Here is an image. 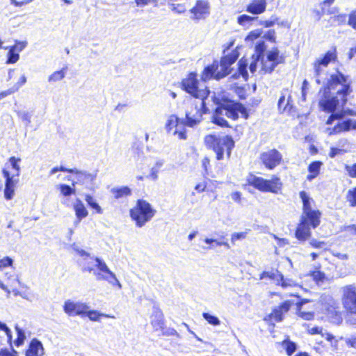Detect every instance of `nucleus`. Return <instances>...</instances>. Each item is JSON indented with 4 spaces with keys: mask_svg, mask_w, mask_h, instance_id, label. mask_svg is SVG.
<instances>
[{
    "mask_svg": "<svg viewBox=\"0 0 356 356\" xmlns=\"http://www.w3.org/2000/svg\"><path fill=\"white\" fill-rule=\"evenodd\" d=\"M350 92L347 76L337 71L330 75L327 86L324 88L318 102L319 107L322 111L332 114L338 107L343 106Z\"/></svg>",
    "mask_w": 356,
    "mask_h": 356,
    "instance_id": "obj_1",
    "label": "nucleus"
},
{
    "mask_svg": "<svg viewBox=\"0 0 356 356\" xmlns=\"http://www.w3.org/2000/svg\"><path fill=\"white\" fill-rule=\"evenodd\" d=\"M80 257L86 261L83 264V271L92 273L97 281H106L111 285L122 289V284L107 264L99 257H90V254L79 248L74 249Z\"/></svg>",
    "mask_w": 356,
    "mask_h": 356,
    "instance_id": "obj_2",
    "label": "nucleus"
},
{
    "mask_svg": "<svg viewBox=\"0 0 356 356\" xmlns=\"http://www.w3.org/2000/svg\"><path fill=\"white\" fill-rule=\"evenodd\" d=\"M239 114L245 119L248 118L247 109L243 104L238 102H226L216 108L212 117V122L220 127H228L227 121L222 116L225 115L232 120H236Z\"/></svg>",
    "mask_w": 356,
    "mask_h": 356,
    "instance_id": "obj_3",
    "label": "nucleus"
},
{
    "mask_svg": "<svg viewBox=\"0 0 356 356\" xmlns=\"http://www.w3.org/2000/svg\"><path fill=\"white\" fill-rule=\"evenodd\" d=\"M321 213L318 209L302 212L300 223L296 230V237L301 241H305L312 235L311 229L316 228L321 222Z\"/></svg>",
    "mask_w": 356,
    "mask_h": 356,
    "instance_id": "obj_4",
    "label": "nucleus"
},
{
    "mask_svg": "<svg viewBox=\"0 0 356 356\" xmlns=\"http://www.w3.org/2000/svg\"><path fill=\"white\" fill-rule=\"evenodd\" d=\"M237 58V52L232 51L221 58L220 65L214 63L211 65L207 66L202 74V80L207 81L212 78L219 80L226 76L229 72L230 66Z\"/></svg>",
    "mask_w": 356,
    "mask_h": 356,
    "instance_id": "obj_5",
    "label": "nucleus"
},
{
    "mask_svg": "<svg viewBox=\"0 0 356 356\" xmlns=\"http://www.w3.org/2000/svg\"><path fill=\"white\" fill-rule=\"evenodd\" d=\"M204 99H191L188 102L185 111V118L181 120L183 126L193 128L202 122L203 114L207 111Z\"/></svg>",
    "mask_w": 356,
    "mask_h": 356,
    "instance_id": "obj_6",
    "label": "nucleus"
},
{
    "mask_svg": "<svg viewBox=\"0 0 356 356\" xmlns=\"http://www.w3.org/2000/svg\"><path fill=\"white\" fill-rule=\"evenodd\" d=\"M156 210L146 200H138L136 205L130 209L131 220L137 227H143L149 222L156 214Z\"/></svg>",
    "mask_w": 356,
    "mask_h": 356,
    "instance_id": "obj_7",
    "label": "nucleus"
},
{
    "mask_svg": "<svg viewBox=\"0 0 356 356\" xmlns=\"http://www.w3.org/2000/svg\"><path fill=\"white\" fill-rule=\"evenodd\" d=\"M204 143L208 147L216 153L218 160L222 159L225 151L229 156L234 145L233 139L229 136L220 137L211 134L205 136Z\"/></svg>",
    "mask_w": 356,
    "mask_h": 356,
    "instance_id": "obj_8",
    "label": "nucleus"
},
{
    "mask_svg": "<svg viewBox=\"0 0 356 356\" xmlns=\"http://www.w3.org/2000/svg\"><path fill=\"white\" fill-rule=\"evenodd\" d=\"M248 181L250 185L260 191L275 194H277L282 186L280 179L277 176H273L271 179H265L255 175H250Z\"/></svg>",
    "mask_w": 356,
    "mask_h": 356,
    "instance_id": "obj_9",
    "label": "nucleus"
},
{
    "mask_svg": "<svg viewBox=\"0 0 356 356\" xmlns=\"http://www.w3.org/2000/svg\"><path fill=\"white\" fill-rule=\"evenodd\" d=\"M181 88L196 99H206L209 94V90L206 88L200 89L198 87L197 74L191 72L181 81Z\"/></svg>",
    "mask_w": 356,
    "mask_h": 356,
    "instance_id": "obj_10",
    "label": "nucleus"
},
{
    "mask_svg": "<svg viewBox=\"0 0 356 356\" xmlns=\"http://www.w3.org/2000/svg\"><path fill=\"white\" fill-rule=\"evenodd\" d=\"M279 53V50L277 48H273L272 50L268 51L266 59L265 60L264 57L261 59V71L264 73H270L273 71L277 65L284 63V57L280 56Z\"/></svg>",
    "mask_w": 356,
    "mask_h": 356,
    "instance_id": "obj_11",
    "label": "nucleus"
},
{
    "mask_svg": "<svg viewBox=\"0 0 356 356\" xmlns=\"http://www.w3.org/2000/svg\"><path fill=\"white\" fill-rule=\"evenodd\" d=\"M181 118H179L176 115H170L165 123V129L167 132L170 133L172 131L174 136H177L181 140H186L187 138L186 131L185 126L181 124Z\"/></svg>",
    "mask_w": 356,
    "mask_h": 356,
    "instance_id": "obj_12",
    "label": "nucleus"
},
{
    "mask_svg": "<svg viewBox=\"0 0 356 356\" xmlns=\"http://www.w3.org/2000/svg\"><path fill=\"white\" fill-rule=\"evenodd\" d=\"M261 59H257V57L252 56L251 58L250 63L245 58H241L238 63V74H234L232 77L236 79L238 76H241L243 79L246 81L248 77V73L247 67L249 65V70L251 73L254 74L257 69L258 66H260Z\"/></svg>",
    "mask_w": 356,
    "mask_h": 356,
    "instance_id": "obj_13",
    "label": "nucleus"
},
{
    "mask_svg": "<svg viewBox=\"0 0 356 356\" xmlns=\"http://www.w3.org/2000/svg\"><path fill=\"white\" fill-rule=\"evenodd\" d=\"M342 303L344 308L351 314H356V287L348 285L342 289Z\"/></svg>",
    "mask_w": 356,
    "mask_h": 356,
    "instance_id": "obj_14",
    "label": "nucleus"
},
{
    "mask_svg": "<svg viewBox=\"0 0 356 356\" xmlns=\"http://www.w3.org/2000/svg\"><path fill=\"white\" fill-rule=\"evenodd\" d=\"M337 59L336 48L330 50L325 53L323 57L319 58L314 63V75L316 76L315 81L317 84L321 83L318 76L322 72V67H326L329 63Z\"/></svg>",
    "mask_w": 356,
    "mask_h": 356,
    "instance_id": "obj_15",
    "label": "nucleus"
},
{
    "mask_svg": "<svg viewBox=\"0 0 356 356\" xmlns=\"http://www.w3.org/2000/svg\"><path fill=\"white\" fill-rule=\"evenodd\" d=\"M337 120V124L332 128H327V132L329 135L339 134L348 132L351 130H356V120L351 118H334Z\"/></svg>",
    "mask_w": 356,
    "mask_h": 356,
    "instance_id": "obj_16",
    "label": "nucleus"
},
{
    "mask_svg": "<svg viewBox=\"0 0 356 356\" xmlns=\"http://www.w3.org/2000/svg\"><path fill=\"white\" fill-rule=\"evenodd\" d=\"M260 159L266 168L273 170L280 164L282 155L277 149H272L261 153Z\"/></svg>",
    "mask_w": 356,
    "mask_h": 356,
    "instance_id": "obj_17",
    "label": "nucleus"
},
{
    "mask_svg": "<svg viewBox=\"0 0 356 356\" xmlns=\"http://www.w3.org/2000/svg\"><path fill=\"white\" fill-rule=\"evenodd\" d=\"M89 307L81 302H74L67 300L63 305L64 312L69 316L83 315L88 310Z\"/></svg>",
    "mask_w": 356,
    "mask_h": 356,
    "instance_id": "obj_18",
    "label": "nucleus"
},
{
    "mask_svg": "<svg viewBox=\"0 0 356 356\" xmlns=\"http://www.w3.org/2000/svg\"><path fill=\"white\" fill-rule=\"evenodd\" d=\"M190 11L193 14L191 19L195 20L205 19L209 14V3L202 0L197 1L195 6Z\"/></svg>",
    "mask_w": 356,
    "mask_h": 356,
    "instance_id": "obj_19",
    "label": "nucleus"
},
{
    "mask_svg": "<svg viewBox=\"0 0 356 356\" xmlns=\"http://www.w3.org/2000/svg\"><path fill=\"white\" fill-rule=\"evenodd\" d=\"M74 174L76 179V184L84 185L87 188H92L94 181L97 177V172L90 173L76 169Z\"/></svg>",
    "mask_w": 356,
    "mask_h": 356,
    "instance_id": "obj_20",
    "label": "nucleus"
},
{
    "mask_svg": "<svg viewBox=\"0 0 356 356\" xmlns=\"http://www.w3.org/2000/svg\"><path fill=\"white\" fill-rule=\"evenodd\" d=\"M321 301L324 305L325 310L328 314L334 315L336 320L340 321L341 320V315L337 312V302L330 295H323L321 298Z\"/></svg>",
    "mask_w": 356,
    "mask_h": 356,
    "instance_id": "obj_21",
    "label": "nucleus"
},
{
    "mask_svg": "<svg viewBox=\"0 0 356 356\" xmlns=\"http://www.w3.org/2000/svg\"><path fill=\"white\" fill-rule=\"evenodd\" d=\"M291 102V96L290 91L288 89L282 90L277 104L279 111L280 112L291 111L293 107Z\"/></svg>",
    "mask_w": 356,
    "mask_h": 356,
    "instance_id": "obj_22",
    "label": "nucleus"
},
{
    "mask_svg": "<svg viewBox=\"0 0 356 356\" xmlns=\"http://www.w3.org/2000/svg\"><path fill=\"white\" fill-rule=\"evenodd\" d=\"M150 323L154 331L163 330L164 316L161 310H160L158 308H154L153 313L151 316Z\"/></svg>",
    "mask_w": 356,
    "mask_h": 356,
    "instance_id": "obj_23",
    "label": "nucleus"
},
{
    "mask_svg": "<svg viewBox=\"0 0 356 356\" xmlns=\"http://www.w3.org/2000/svg\"><path fill=\"white\" fill-rule=\"evenodd\" d=\"M44 350L42 343L37 339L31 340L28 350L26 351V356H43Z\"/></svg>",
    "mask_w": 356,
    "mask_h": 356,
    "instance_id": "obj_24",
    "label": "nucleus"
},
{
    "mask_svg": "<svg viewBox=\"0 0 356 356\" xmlns=\"http://www.w3.org/2000/svg\"><path fill=\"white\" fill-rule=\"evenodd\" d=\"M291 305V304L289 301L283 302L280 306L273 310L270 316V318L274 319L276 322L282 321L283 314L289 310Z\"/></svg>",
    "mask_w": 356,
    "mask_h": 356,
    "instance_id": "obj_25",
    "label": "nucleus"
},
{
    "mask_svg": "<svg viewBox=\"0 0 356 356\" xmlns=\"http://www.w3.org/2000/svg\"><path fill=\"white\" fill-rule=\"evenodd\" d=\"M266 0H253L247 6L246 10L253 15H259L266 10Z\"/></svg>",
    "mask_w": 356,
    "mask_h": 356,
    "instance_id": "obj_26",
    "label": "nucleus"
},
{
    "mask_svg": "<svg viewBox=\"0 0 356 356\" xmlns=\"http://www.w3.org/2000/svg\"><path fill=\"white\" fill-rule=\"evenodd\" d=\"M18 182L17 179H12L5 181L4 197L7 200L13 199L15 195V187Z\"/></svg>",
    "mask_w": 356,
    "mask_h": 356,
    "instance_id": "obj_27",
    "label": "nucleus"
},
{
    "mask_svg": "<svg viewBox=\"0 0 356 356\" xmlns=\"http://www.w3.org/2000/svg\"><path fill=\"white\" fill-rule=\"evenodd\" d=\"M115 199H120L131 195V190L128 186L113 187L111 190Z\"/></svg>",
    "mask_w": 356,
    "mask_h": 356,
    "instance_id": "obj_28",
    "label": "nucleus"
},
{
    "mask_svg": "<svg viewBox=\"0 0 356 356\" xmlns=\"http://www.w3.org/2000/svg\"><path fill=\"white\" fill-rule=\"evenodd\" d=\"M74 209L75 211V214L76 218L79 219V221H81L83 218H86L88 212L85 207L84 204L80 200H77L76 203L74 205Z\"/></svg>",
    "mask_w": 356,
    "mask_h": 356,
    "instance_id": "obj_29",
    "label": "nucleus"
},
{
    "mask_svg": "<svg viewBox=\"0 0 356 356\" xmlns=\"http://www.w3.org/2000/svg\"><path fill=\"white\" fill-rule=\"evenodd\" d=\"M346 115L355 116L356 112L352 109L342 110L339 112L334 113L327 120V124H332L334 121V118H343Z\"/></svg>",
    "mask_w": 356,
    "mask_h": 356,
    "instance_id": "obj_30",
    "label": "nucleus"
},
{
    "mask_svg": "<svg viewBox=\"0 0 356 356\" xmlns=\"http://www.w3.org/2000/svg\"><path fill=\"white\" fill-rule=\"evenodd\" d=\"M164 163H165V161L163 159L156 160L154 165L150 169V172H149V175L147 176V177L151 179L153 181L157 180L158 177H159V172L160 171V169L164 165Z\"/></svg>",
    "mask_w": 356,
    "mask_h": 356,
    "instance_id": "obj_31",
    "label": "nucleus"
},
{
    "mask_svg": "<svg viewBox=\"0 0 356 356\" xmlns=\"http://www.w3.org/2000/svg\"><path fill=\"white\" fill-rule=\"evenodd\" d=\"M300 197L302 201V212L310 211L314 210L312 207V199L309 197L305 191L300 192Z\"/></svg>",
    "mask_w": 356,
    "mask_h": 356,
    "instance_id": "obj_32",
    "label": "nucleus"
},
{
    "mask_svg": "<svg viewBox=\"0 0 356 356\" xmlns=\"http://www.w3.org/2000/svg\"><path fill=\"white\" fill-rule=\"evenodd\" d=\"M268 277L270 280H275L278 282L279 280H283V275L278 270L275 272H263L260 275V280H264Z\"/></svg>",
    "mask_w": 356,
    "mask_h": 356,
    "instance_id": "obj_33",
    "label": "nucleus"
},
{
    "mask_svg": "<svg viewBox=\"0 0 356 356\" xmlns=\"http://www.w3.org/2000/svg\"><path fill=\"white\" fill-rule=\"evenodd\" d=\"M85 200L92 209H95L97 213L102 214L103 210L102 207L97 202L96 200L90 195H86Z\"/></svg>",
    "mask_w": 356,
    "mask_h": 356,
    "instance_id": "obj_34",
    "label": "nucleus"
},
{
    "mask_svg": "<svg viewBox=\"0 0 356 356\" xmlns=\"http://www.w3.org/2000/svg\"><path fill=\"white\" fill-rule=\"evenodd\" d=\"M85 314L90 318V321H98L99 320L100 316H104L106 318H114V316H111L107 315V314H104L99 313L95 310H91V311L87 310L86 313Z\"/></svg>",
    "mask_w": 356,
    "mask_h": 356,
    "instance_id": "obj_35",
    "label": "nucleus"
},
{
    "mask_svg": "<svg viewBox=\"0 0 356 356\" xmlns=\"http://www.w3.org/2000/svg\"><path fill=\"white\" fill-rule=\"evenodd\" d=\"M65 76V69H62L52 73L48 78L49 82H56L62 80Z\"/></svg>",
    "mask_w": 356,
    "mask_h": 356,
    "instance_id": "obj_36",
    "label": "nucleus"
},
{
    "mask_svg": "<svg viewBox=\"0 0 356 356\" xmlns=\"http://www.w3.org/2000/svg\"><path fill=\"white\" fill-rule=\"evenodd\" d=\"M266 49V45L264 41L258 42L255 46V53L252 56L257 57V59L264 57V53Z\"/></svg>",
    "mask_w": 356,
    "mask_h": 356,
    "instance_id": "obj_37",
    "label": "nucleus"
},
{
    "mask_svg": "<svg viewBox=\"0 0 356 356\" xmlns=\"http://www.w3.org/2000/svg\"><path fill=\"white\" fill-rule=\"evenodd\" d=\"M17 116L23 121L25 122L26 125L31 122V118L33 115L32 112L28 111H17Z\"/></svg>",
    "mask_w": 356,
    "mask_h": 356,
    "instance_id": "obj_38",
    "label": "nucleus"
},
{
    "mask_svg": "<svg viewBox=\"0 0 356 356\" xmlns=\"http://www.w3.org/2000/svg\"><path fill=\"white\" fill-rule=\"evenodd\" d=\"M17 47H11L8 53L7 63H15L19 58V53L16 52Z\"/></svg>",
    "mask_w": 356,
    "mask_h": 356,
    "instance_id": "obj_39",
    "label": "nucleus"
},
{
    "mask_svg": "<svg viewBox=\"0 0 356 356\" xmlns=\"http://www.w3.org/2000/svg\"><path fill=\"white\" fill-rule=\"evenodd\" d=\"M202 316L209 324L212 325H218L220 323V321L218 317L209 313H203Z\"/></svg>",
    "mask_w": 356,
    "mask_h": 356,
    "instance_id": "obj_40",
    "label": "nucleus"
},
{
    "mask_svg": "<svg viewBox=\"0 0 356 356\" xmlns=\"http://www.w3.org/2000/svg\"><path fill=\"white\" fill-rule=\"evenodd\" d=\"M255 19H257V17H253L247 15H242L238 17L237 22L240 25L245 26Z\"/></svg>",
    "mask_w": 356,
    "mask_h": 356,
    "instance_id": "obj_41",
    "label": "nucleus"
},
{
    "mask_svg": "<svg viewBox=\"0 0 356 356\" xmlns=\"http://www.w3.org/2000/svg\"><path fill=\"white\" fill-rule=\"evenodd\" d=\"M323 163L321 161H314L312 162L308 167V171L310 173H314L315 175H318L319 171L321 169Z\"/></svg>",
    "mask_w": 356,
    "mask_h": 356,
    "instance_id": "obj_42",
    "label": "nucleus"
},
{
    "mask_svg": "<svg viewBox=\"0 0 356 356\" xmlns=\"http://www.w3.org/2000/svg\"><path fill=\"white\" fill-rule=\"evenodd\" d=\"M346 198L350 206L356 207V187L348 191Z\"/></svg>",
    "mask_w": 356,
    "mask_h": 356,
    "instance_id": "obj_43",
    "label": "nucleus"
},
{
    "mask_svg": "<svg viewBox=\"0 0 356 356\" xmlns=\"http://www.w3.org/2000/svg\"><path fill=\"white\" fill-rule=\"evenodd\" d=\"M60 193L64 196H70L75 193V190L71 186L67 184H60L59 185Z\"/></svg>",
    "mask_w": 356,
    "mask_h": 356,
    "instance_id": "obj_44",
    "label": "nucleus"
},
{
    "mask_svg": "<svg viewBox=\"0 0 356 356\" xmlns=\"http://www.w3.org/2000/svg\"><path fill=\"white\" fill-rule=\"evenodd\" d=\"M283 345L288 355H291L296 350V344L291 341H284Z\"/></svg>",
    "mask_w": 356,
    "mask_h": 356,
    "instance_id": "obj_45",
    "label": "nucleus"
},
{
    "mask_svg": "<svg viewBox=\"0 0 356 356\" xmlns=\"http://www.w3.org/2000/svg\"><path fill=\"white\" fill-rule=\"evenodd\" d=\"M21 161V159L19 158H15V156H12L9 159V162L10 163V165L12 168L17 171L16 176H19L20 172V167L19 165V163Z\"/></svg>",
    "mask_w": 356,
    "mask_h": 356,
    "instance_id": "obj_46",
    "label": "nucleus"
},
{
    "mask_svg": "<svg viewBox=\"0 0 356 356\" xmlns=\"http://www.w3.org/2000/svg\"><path fill=\"white\" fill-rule=\"evenodd\" d=\"M248 232H235L231 236V242L234 244L236 241L243 240L246 238Z\"/></svg>",
    "mask_w": 356,
    "mask_h": 356,
    "instance_id": "obj_47",
    "label": "nucleus"
},
{
    "mask_svg": "<svg viewBox=\"0 0 356 356\" xmlns=\"http://www.w3.org/2000/svg\"><path fill=\"white\" fill-rule=\"evenodd\" d=\"M262 33L261 30H254L251 31L245 38L246 41H253L255 39L259 38Z\"/></svg>",
    "mask_w": 356,
    "mask_h": 356,
    "instance_id": "obj_48",
    "label": "nucleus"
},
{
    "mask_svg": "<svg viewBox=\"0 0 356 356\" xmlns=\"http://www.w3.org/2000/svg\"><path fill=\"white\" fill-rule=\"evenodd\" d=\"M313 279L318 284L320 282H323L325 277V274L321 271H314L312 274Z\"/></svg>",
    "mask_w": 356,
    "mask_h": 356,
    "instance_id": "obj_49",
    "label": "nucleus"
},
{
    "mask_svg": "<svg viewBox=\"0 0 356 356\" xmlns=\"http://www.w3.org/2000/svg\"><path fill=\"white\" fill-rule=\"evenodd\" d=\"M136 4L138 7H145L149 4H156L158 0H134Z\"/></svg>",
    "mask_w": 356,
    "mask_h": 356,
    "instance_id": "obj_50",
    "label": "nucleus"
},
{
    "mask_svg": "<svg viewBox=\"0 0 356 356\" xmlns=\"http://www.w3.org/2000/svg\"><path fill=\"white\" fill-rule=\"evenodd\" d=\"M13 260L9 257H6L0 260V268L12 266Z\"/></svg>",
    "mask_w": 356,
    "mask_h": 356,
    "instance_id": "obj_51",
    "label": "nucleus"
},
{
    "mask_svg": "<svg viewBox=\"0 0 356 356\" xmlns=\"http://www.w3.org/2000/svg\"><path fill=\"white\" fill-rule=\"evenodd\" d=\"M277 284L281 285L282 287L285 288L295 285V282L292 280L286 279L283 277V280H279Z\"/></svg>",
    "mask_w": 356,
    "mask_h": 356,
    "instance_id": "obj_52",
    "label": "nucleus"
},
{
    "mask_svg": "<svg viewBox=\"0 0 356 356\" xmlns=\"http://www.w3.org/2000/svg\"><path fill=\"white\" fill-rule=\"evenodd\" d=\"M348 24L356 30V10L350 14Z\"/></svg>",
    "mask_w": 356,
    "mask_h": 356,
    "instance_id": "obj_53",
    "label": "nucleus"
},
{
    "mask_svg": "<svg viewBox=\"0 0 356 356\" xmlns=\"http://www.w3.org/2000/svg\"><path fill=\"white\" fill-rule=\"evenodd\" d=\"M0 356H18V353L14 349H12V350L1 349L0 350Z\"/></svg>",
    "mask_w": 356,
    "mask_h": 356,
    "instance_id": "obj_54",
    "label": "nucleus"
},
{
    "mask_svg": "<svg viewBox=\"0 0 356 356\" xmlns=\"http://www.w3.org/2000/svg\"><path fill=\"white\" fill-rule=\"evenodd\" d=\"M299 316L305 320L310 321L314 318V314L310 312L299 311Z\"/></svg>",
    "mask_w": 356,
    "mask_h": 356,
    "instance_id": "obj_55",
    "label": "nucleus"
},
{
    "mask_svg": "<svg viewBox=\"0 0 356 356\" xmlns=\"http://www.w3.org/2000/svg\"><path fill=\"white\" fill-rule=\"evenodd\" d=\"M16 330H17V334H18V339L16 341L15 344L17 346H19L23 343V341L25 339V336H24V332L21 329H19L17 327Z\"/></svg>",
    "mask_w": 356,
    "mask_h": 356,
    "instance_id": "obj_56",
    "label": "nucleus"
},
{
    "mask_svg": "<svg viewBox=\"0 0 356 356\" xmlns=\"http://www.w3.org/2000/svg\"><path fill=\"white\" fill-rule=\"evenodd\" d=\"M0 330L4 331L8 338V340L11 341V339H12L11 330L8 328V327L5 323L0 322Z\"/></svg>",
    "mask_w": 356,
    "mask_h": 356,
    "instance_id": "obj_57",
    "label": "nucleus"
},
{
    "mask_svg": "<svg viewBox=\"0 0 356 356\" xmlns=\"http://www.w3.org/2000/svg\"><path fill=\"white\" fill-rule=\"evenodd\" d=\"M18 90H19V87L11 88L8 89V90L3 91V92H0V99L7 97L9 95L14 93L15 92L17 91Z\"/></svg>",
    "mask_w": 356,
    "mask_h": 356,
    "instance_id": "obj_58",
    "label": "nucleus"
},
{
    "mask_svg": "<svg viewBox=\"0 0 356 356\" xmlns=\"http://www.w3.org/2000/svg\"><path fill=\"white\" fill-rule=\"evenodd\" d=\"M346 15L340 14L334 17V21L337 22L338 24H344L346 22Z\"/></svg>",
    "mask_w": 356,
    "mask_h": 356,
    "instance_id": "obj_59",
    "label": "nucleus"
},
{
    "mask_svg": "<svg viewBox=\"0 0 356 356\" xmlns=\"http://www.w3.org/2000/svg\"><path fill=\"white\" fill-rule=\"evenodd\" d=\"M346 169L351 177H356V163L353 165H347Z\"/></svg>",
    "mask_w": 356,
    "mask_h": 356,
    "instance_id": "obj_60",
    "label": "nucleus"
},
{
    "mask_svg": "<svg viewBox=\"0 0 356 356\" xmlns=\"http://www.w3.org/2000/svg\"><path fill=\"white\" fill-rule=\"evenodd\" d=\"M6 276L8 280L10 281L11 286L14 285L15 283H19L18 276L16 275H10L8 273H6Z\"/></svg>",
    "mask_w": 356,
    "mask_h": 356,
    "instance_id": "obj_61",
    "label": "nucleus"
},
{
    "mask_svg": "<svg viewBox=\"0 0 356 356\" xmlns=\"http://www.w3.org/2000/svg\"><path fill=\"white\" fill-rule=\"evenodd\" d=\"M172 10L176 13L181 14L185 12L186 9L181 4L172 5Z\"/></svg>",
    "mask_w": 356,
    "mask_h": 356,
    "instance_id": "obj_62",
    "label": "nucleus"
},
{
    "mask_svg": "<svg viewBox=\"0 0 356 356\" xmlns=\"http://www.w3.org/2000/svg\"><path fill=\"white\" fill-rule=\"evenodd\" d=\"M309 244L315 248H321L325 243L323 241H317L316 239L312 238L309 241Z\"/></svg>",
    "mask_w": 356,
    "mask_h": 356,
    "instance_id": "obj_63",
    "label": "nucleus"
},
{
    "mask_svg": "<svg viewBox=\"0 0 356 356\" xmlns=\"http://www.w3.org/2000/svg\"><path fill=\"white\" fill-rule=\"evenodd\" d=\"M346 343L348 346L356 348V336L346 339Z\"/></svg>",
    "mask_w": 356,
    "mask_h": 356,
    "instance_id": "obj_64",
    "label": "nucleus"
}]
</instances>
